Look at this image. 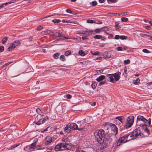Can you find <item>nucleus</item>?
<instances>
[{"label": "nucleus", "mask_w": 152, "mask_h": 152, "mask_svg": "<svg viewBox=\"0 0 152 152\" xmlns=\"http://www.w3.org/2000/svg\"><path fill=\"white\" fill-rule=\"evenodd\" d=\"M146 124L149 126L151 124V119L149 118L148 120L145 118L143 116L138 115L137 116V125L140 127H144Z\"/></svg>", "instance_id": "nucleus-1"}, {"label": "nucleus", "mask_w": 152, "mask_h": 152, "mask_svg": "<svg viewBox=\"0 0 152 152\" xmlns=\"http://www.w3.org/2000/svg\"><path fill=\"white\" fill-rule=\"evenodd\" d=\"M104 131L103 129H102L94 132V135L95 138L97 142L100 144H102L104 142Z\"/></svg>", "instance_id": "nucleus-2"}, {"label": "nucleus", "mask_w": 152, "mask_h": 152, "mask_svg": "<svg viewBox=\"0 0 152 152\" xmlns=\"http://www.w3.org/2000/svg\"><path fill=\"white\" fill-rule=\"evenodd\" d=\"M121 74V73L119 72H117L114 74H108L107 75V79L108 81L114 83L115 80H119Z\"/></svg>", "instance_id": "nucleus-3"}, {"label": "nucleus", "mask_w": 152, "mask_h": 152, "mask_svg": "<svg viewBox=\"0 0 152 152\" xmlns=\"http://www.w3.org/2000/svg\"><path fill=\"white\" fill-rule=\"evenodd\" d=\"M130 137H131V139H133L136 138L141 137L143 135L142 133L140 131V129L139 127L135 129L131 133H129Z\"/></svg>", "instance_id": "nucleus-4"}, {"label": "nucleus", "mask_w": 152, "mask_h": 152, "mask_svg": "<svg viewBox=\"0 0 152 152\" xmlns=\"http://www.w3.org/2000/svg\"><path fill=\"white\" fill-rule=\"evenodd\" d=\"M104 125L105 128H106L107 129H109L108 126H110V127H111V133L113 135V136H115L118 134V128L115 124L108 122L105 123Z\"/></svg>", "instance_id": "nucleus-5"}, {"label": "nucleus", "mask_w": 152, "mask_h": 152, "mask_svg": "<svg viewBox=\"0 0 152 152\" xmlns=\"http://www.w3.org/2000/svg\"><path fill=\"white\" fill-rule=\"evenodd\" d=\"M129 136H130L129 134V133H128L119 138L118 141L116 142V146H120L123 143H125L127 141L132 140L131 138H129V140H127Z\"/></svg>", "instance_id": "nucleus-6"}, {"label": "nucleus", "mask_w": 152, "mask_h": 152, "mask_svg": "<svg viewBox=\"0 0 152 152\" xmlns=\"http://www.w3.org/2000/svg\"><path fill=\"white\" fill-rule=\"evenodd\" d=\"M134 116L132 115H130L128 117L126 125V129L132 126L134 122Z\"/></svg>", "instance_id": "nucleus-7"}, {"label": "nucleus", "mask_w": 152, "mask_h": 152, "mask_svg": "<svg viewBox=\"0 0 152 152\" xmlns=\"http://www.w3.org/2000/svg\"><path fill=\"white\" fill-rule=\"evenodd\" d=\"M113 136V135L110 136L107 133H104V141L105 140V141L109 143H110L112 140Z\"/></svg>", "instance_id": "nucleus-8"}, {"label": "nucleus", "mask_w": 152, "mask_h": 152, "mask_svg": "<svg viewBox=\"0 0 152 152\" xmlns=\"http://www.w3.org/2000/svg\"><path fill=\"white\" fill-rule=\"evenodd\" d=\"M38 140V139L36 138L34 140V142L32 143L29 146V148L30 151H34V149L36 148L35 146L36 143Z\"/></svg>", "instance_id": "nucleus-9"}, {"label": "nucleus", "mask_w": 152, "mask_h": 152, "mask_svg": "<svg viewBox=\"0 0 152 152\" xmlns=\"http://www.w3.org/2000/svg\"><path fill=\"white\" fill-rule=\"evenodd\" d=\"M104 57L107 58H113L114 56L112 54L111 51L105 52L104 53Z\"/></svg>", "instance_id": "nucleus-10"}, {"label": "nucleus", "mask_w": 152, "mask_h": 152, "mask_svg": "<svg viewBox=\"0 0 152 152\" xmlns=\"http://www.w3.org/2000/svg\"><path fill=\"white\" fill-rule=\"evenodd\" d=\"M16 2V1L15 0H12L8 2H6L5 3H4L3 4H2L0 5V9H1V8H3L5 6H7L8 5H9L10 4H12V3H15Z\"/></svg>", "instance_id": "nucleus-11"}, {"label": "nucleus", "mask_w": 152, "mask_h": 152, "mask_svg": "<svg viewBox=\"0 0 152 152\" xmlns=\"http://www.w3.org/2000/svg\"><path fill=\"white\" fill-rule=\"evenodd\" d=\"M77 124H78V128H77V130L81 131L84 128V123L83 122L78 121L77 122Z\"/></svg>", "instance_id": "nucleus-12"}, {"label": "nucleus", "mask_w": 152, "mask_h": 152, "mask_svg": "<svg viewBox=\"0 0 152 152\" xmlns=\"http://www.w3.org/2000/svg\"><path fill=\"white\" fill-rule=\"evenodd\" d=\"M71 129L72 130H77L78 125L75 123H71L69 124Z\"/></svg>", "instance_id": "nucleus-13"}, {"label": "nucleus", "mask_w": 152, "mask_h": 152, "mask_svg": "<svg viewBox=\"0 0 152 152\" xmlns=\"http://www.w3.org/2000/svg\"><path fill=\"white\" fill-rule=\"evenodd\" d=\"M52 141V138L50 136H47L45 139V144L46 145H48Z\"/></svg>", "instance_id": "nucleus-14"}, {"label": "nucleus", "mask_w": 152, "mask_h": 152, "mask_svg": "<svg viewBox=\"0 0 152 152\" xmlns=\"http://www.w3.org/2000/svg\"><path fill=\"white\" fill-rule=\"evenodd\" d=\"M71 129L70 126L69 124L68 125H67L64 129V131L65 132L68 133L70 132L71 131Z\"/></svg>", "instance_id": "nucleus-15"}, {"label": "nucleus", "mask_w": 152, "mask_h": 152, "mask_svg": "<svg viewBox=\"0 0 152 152\" xmlns=\"http://www.w3.org/2000/svg\"><path fill=\"white\" fill-rule=\"evenodd\" d=\"M19 44L20 41L19 40H15L13 42L11 45L13 46V48H14L18 46Z\"/></svg>", "instance_id": "nucleus-16"}, {"label": "nucleus", "mask_w": 152, "mask_h": 152, "mask_svg": "<svg viewBox=\"0 0 152 152\" xmlns=\"http://www.w3.org/2000/svg\"><path fill=\"white\" fill-rule=\"evenodd\" d=\"M106 77L104 75H101L97 78L96 80L98 82H100L103 80Z\"/></svg>", "instance_id": "nucleus-17"}, {"label": "nucleus", "mask_w": 152, "mask_h": 152, "mask_svg": "<svg viewBox=\"0 0 152 152\" xmlns=\"http://www.w3.org/2000/svg\"><path fill=\"white\" fill-rule=\"evenodd\" d=\"M45 122L44 121V119H43L42 118L40 119L39 121H38L37 122H34V123H35L37 125H39L44 123Z\"/></svg>", "instance_id": "nucleus-18"}, {"label": "nucleus", "mask_w": 152, "mask_h": 152, "mask_svg": "<svg viewBox=\"0 0 152 152\" xmlns=\"http://www.w3.org/2000/svg\"><path fill=\"white\" fill-rule=\"evenodd\" d=\"M54 149L56 151H58L60 150L61 151V146L60 143L57 145L55 147Z\"/></svg>", "instance_id": "nucleus-19"}, {"label": "nucleus", "mask_w": 152, "mask_h": 152, "mask_svg": "<svg viewBox=\"0 0 152 152\" xmlns=\"http://www.w3.org/2000/svg\"><path fill=\"white\" fill-rule=\"evenodd\" d=\"M61 146V151L66 150V143H60Z\"/></svg>", "instance_id": "nucleus-20"}, {"label": "nucleus", "mask_w": 152, "mask_h": 152, "mask_svg": "<svg viewBox=\"0 0 152 152\" xmlns=\"http://www.w3.org/2000/svg\"><path fill=\"white\" fill-rule=\"evenodd\" d=\"M36 112L39 114L40 115H41V116H43L44 115L43 114V113H42L41 110L39 108H38L36 110Z\"/></svg>", "instance_id": "nucleus-21"}, {"label": "nucleus", "mask_w": 152, "mask_h": 152, "mask_svg": "<svg viewBox=\"0 0 152 152\" xmlns=\"http://www.w3.org/2000/svg\"><path fill=\"white\" fill-rule=\"evenodd\" d=\"M97 85V84L96 82H92V84L91 85L92 88L93 89H95V88L96 87Z\"/></svg>", "instance_id": "nucleus-22"}, {"label": "nucleus", "mask_w": 152, "mask_h": 152, "mask_svg": "<svg viewBox=\"0 0 152 152\" xmlns=\"http://www.w3.org/2000/svg\"><path fill=\"white\" fill-rule=\"evenodd\" d=\"M54 35L56 36V37H60L61 36H63V35H62L61 33L58 32H56L54 33Z\"/></svg>", "instance_id": "nucleus-23"}, {"label": "nucleus", "mask_w": 152, "mask_h": 152, "mask_svg": "<svg viewBox=\"0 0 152 152\" xmlns=\"http://www.w3.org/2000/svg\"><path fill=\"white\" fill-rule=\"evenodd\" d=\"M59 55H60L59 53H57L55 54H54L53 55V56L54 58H55V59H57L58 58Z\"/></svg>", "instance_id": "nucleus-24"}, {"label": "nucleus", "mask_w": 152, "mask_h": 152, "mask_svg": "<svg viewBox=\"0 0 152 152\" xmlns=\"http://www.w3.org/2000/svg\"><path fill=\"white\" fill-rule=\"evenodd\" d=\"M124 118V117L122 116H120L118 117H116L115 118L116 119H118L119 121H121V123H122V120Z\"/></svg>", "instance_id": "nucleus-25"}, {"label": "nucleus", "mask_w": 152, "mask_h": 152, "mask_svg": "<svg viewBox=\"0 0 152 152\" xmlns=\"http://www.w3.org/2000/svg\"><path fill=\"white\" fill-rule=\"evenodd\" d=\"M140 79L139 78H137L136 80H133V83L135 85H137L138 83L140 82Z\"/></svg>", "instance_id": "nucleus-26"}, {"label": "nucleus", "mask_w": 152, "mask_h": 152, "mask_svg": "<svg viewBox=\"0 0 152 152\" xmlns=\"http://www.w3.org/2000/svg\"><path fill=\"white\" fill-rule=\"evenodd\" d=\"M71 53V52L70 50H67L65 52L64 55L66 56H68L70 55Z\"/></svg>", "instance_id": "nucleus-27"}, {"label": "nucleus", "mask_w": 152, "mask_h": 152, "mask_svg": "<svg viewBox=\"0 0 152 152\" xmlns=\"http://www.w3.org/2000/svg\"><path fill=\"white\" fill-rule=\"evenodd\" d=\"M65 145L66 146V150H70L71 148V146L67 143H66Z\"/></svg>", "instance_id": "nucleus-28"}, {"label": "nucleus", "mask_w": 152, "mask_h": 152, "mask_svg": "<svg viewBox=\"0 0 152 152\" xmlns=\"http://www.w3.org/2000/svg\"><path fill=\"white\" fill-rule=\"evenodd\" d=\"M94 38L95 39H100L102 38L103 37L101 35H96L94 36Z\"/></svg>", "instance_id": "nucleus-29"}, {"label": "nucleus", "mask_w": 152, "mask_h": 152, "mask_svg": "<svg viewBox=\"0 0 152 152\" xmlns=\"http://www.w3.org/2000/svg\"><path fill=\"white\" fill-rule=\"evenodd\" d=\"M79 54L81 56H84L85 55V53L82 50H80L79 51Z\"/></svg>", "instance_id": "nucleus-30"}, {"label": "nucleus", "mask_w": 152, "mask_h": 152, "mask_svg": "<svg viewBox=\"0 0 152 152\" xmlns=\"http://www.w3.org/2000/svg\"><path fill=\"white\" fill-rule=\"evenodd\" d=\"M80 33L83 34H88L89 32L86 31H81Z\"/></svg>", "instance_id": "nucleus-31"}, {"label": "nucleus", "mask_w": 152, "mask_h": 152, "mask_svg": "<svg viewBox=\"0 0 152 152\" xmlns=\"http://www.w3.org/2000/svg\"><path fill=\"white\" fill-rule=\"evenodd\" d=\"M91 53L92 54L94 55H98L100 56L101 55V53L99 52L98 51H96L94 53H92L91 52Z\"/></svg>", "instance_id": "nucleus-32"}, {"label": "nucleus", "mask_w": 152, "mask_h": 152, "mask_svg": "<svg viewBox=\"0 0 152 152\" xmlns=\"http://www.w3.org/2000/svg\"><path fill=\"white\" fill-rule=\"evenodd\" d=\"M20 143L19 144H16L14 145L11 147V149H13L15 147L18 146L20 145Z\"/></svg>", "instance_id": "nucleus-33"}, {"label": "nucleus", "mask_w": 152, "mask_h": 152, "mask_svg": "<svg viewBox=\"0 0 152 152\" xmlns=\"http://www.w3.org/2000/svg\"><path fill=\"white\" fill-rule=\"evenodd\" d=\"M109 30V28L107 26H104L103 27V31H106Z\"/></svg>", "instance_id": "nucleus-34"}, {"label": "nucleus", "mask_w": 152, "mask_h": 152, "mask_svg": "<svg viewBox=\"0 0 152 152\" xmlns=\"http://www.w3.org/2000/svg\"><path fill=\"white\" fill-rule=\"evenodd\" d=\"M87 22L88 23H96L95 21V20H87Z\"/></svg>", "instance_id": "nucleus-35"}, {"label": "nucleus", "mask_w": 152, "mask_h": 152, "mask_svg": "<svg viewBox=\"0 0 152 152\" xmlns=\"http://www.w3.org/2000/svg\"><path fill=\"white\" fill-rule=\"evenodd\" d=\"M52 22L54 23H60L61 22V20L59 19H54L52 20Z\"/></svg>", "instance_id": "nucleus-36"}, {"label": "nucleus", "mask_w": 152, "mask_h": 152, "mask_svg": "<svg viewBox=\"0 0 152 152\" xmlns=\"http://www.w3.org/2000/svg\"><path fill=\"white\" fill-rule=\"evenodd\" d=\"M121 20L122 22H127L128 20V19L126 18L122 17L121 18Z\"/></svg>", "instance_id": "nucleus-37"}, {"label": "nucleus", "mask_w": 152, "mask_h": 152, "mask_svg": "<svg viewBox=\"0 0 152 152\" xmlns=\"http://www.w3.org/2000/svg\"><path fill=\"white\" fill-rule=\"evenodd\" d=\"M7 37H5L2 40V43L3 44H4L6 43L7 41Z\"/></svg>", "instance_id": "nucleus-38"}, {"label": "nucleus", "mask_w": 152, "mask_h": 152, "mask_svg": "<svg viewBox=\"0 0 152 152\" xmlns=\"http://www.w3.org/2000/svg\"><path fill=\"white\" fill-rule=\"evenodd\" d=\"M148 124L145 126L144 127H145V130L147 132L148 134L150 133V131L147 128Z\"/></svg>", "instance_id": "nucleus-39"}, {"label": "nucleus", "mask_w": 152, "mask_h": 152, "mask_svg": "<svg viewBox=\"0 0 152 152\" xmlns=\"http://www.w3.org/2000/svg\"><path fill=\"white\" fill-rule=\"evenodd\" d=\"M127 37L125 35L120 36V39H127Z\"/></svg>", "instance_id": "nucleus-40"}, {"label": "nucleus", "mask_w": 152, "mask_h": 152, "mask_svg": "<svg viewBox=\"0 0 152 152\" xmlns=\"http://www.w3.org/2000/svg\"><path fill=\"white\" fill-rule=\"evenodd\" d=\"M61 37L60 38V40L61 41H63L64 39H68L69 38L66 37L63 35V36H61Z\"/></svg>", "instance_id": "nucleus-41"}, {"label": "nucleus", "mask_w": 152, "mask_h": 152, "mask_svg": "<svg viewBox=\"0 0 152 152\" xmlns=\"http://www.w3.org/2000/svg\"><path fill=\"white\" fill-rule=\"evenodd\" d=\"M60 59L63 61H64L65 60V57L63 55H61L60 56Z\"/></svg>", "instance_id": "nucleus-42"}, {"label": "nucleus", "mask_w": 152, "mask_h": 152, "mask_svg": "<svg viewBox=\"0 0 152 152\" xmlns=\"http://www.w3.org/2000/svg\"><path fill=\"white\" fill-rule=\"evenodd\" d=\"M107 83L106 82V81H100L99 83V86H101L102 85H103V84H106V83Z\"/></svg>", "instance_id": "nucleus-43"}, {"label": "nucleus", "mask_w": 152, "mask_h": 152, "mask_svg": "<svg viewBox=\"0 0 152 152\" xmlns=\"http://www.w3.org/2000/svg\"><path fill=\"white\" fill-rule=\"evenodd\" d=\"M14 49V48H13V46L11 45L8 48V50L9 51H11Z\"/></svg>", "instance_id": "nucleus-44"}, {"label": "nucleus", "mask_w": 152, "mask_h": 152, "mask_svg": "<svg viewBox=\"0 0 152 152\" xmlns=\"http://www.w3.org/2000/svg\"><path fill=\"white\" fill-rule=\"evenodd\" d=\"M4 50V47L3 46L0 45V53L2 52Z\"/></svg>", "instance_id": "nucleus-45"}, {"label": "nucleus", "mask_w": 152, "mask_h": 152, "mask_svg": "<svg viewBox=\"0 0 152 152\" xmlns=\"http://www.w3.org/2000/svg\"><path fill=\"white\" fill-rule=\"evenodd\" d=\"M97 4V3L95 1H93L92 2V6H95Z\"/></svg>", "instance_id": "nucleus-46"}, {"label": "nucleus", "mask_w": 152, "mask_h": 152, "mask_svg": "<svg viewBox=\"0 0 152 152\" xmlns=\"http://www.w3.org/2000/svg\"><path fill=\"white\" fill-rule=\"evenodd\" d=\"M142 51L145 53H150V52L149 50H148L145 49H143Z\"/></svg>", "instance_id": "nucleus-47"}, {"label": "nucleus", "mask_w": 152, "mask_h": 152, "mask_svg": "<svg viewBox=\"0 0 152 152\" xmlns=\"http://www.w3.org/2000/svg\"><path fill=\"white\" fill-rule=\"evenodd\" d=\"M124 64H129L130 62V61L129 59L127 60H125L124 61Z\"/></svg>", "instance_id": "nucleus-48"}, {"label": "nucleus", "mask_w": 152, "mask_h": 152, "mask_svg": "<svg viewBox=\"0 0 152 152\" xmlns=\"http://www.w3.org/2000/svg\"><path fill=\"white\" fill-rule=\"evenodd\" d=\"M116 50L118 51H121L123 50V48L121 47H118L116 48Z\"/></svg>", "instance_id": "nucleus-49"}, {"label": "nucleus", "mask_w": 152, "mask_h": 152, "mask_svg": "<svg viewBox=\"0 0 152 152\" xmlns=\"http://www.w3.org/2000/svg\"><path fill=\"white\" fill-rule=\"evenodd\" d=\"M62 22L63 23H65V22H66V23H71L72 22H70V20H62Z\"/></svg>", "instance_id": "nucleus-50"}, {"label": "nucleus", "mask_w": 152, "mask_h": 152, "mask_svg": "<svg viewBox=\"0 0 152 152\" xmlns=\"http://www.w3.org/2000/svg\"><path fill=\"white\" fill-rule=\"evenodd\" d=\"M66 97L67 98L70 99L72 97V96L69 94H67L66 95Z\"/></svg>", "instance_id": "nucleus-51"}, {"label": "nucleus", "mask_w": 152, "mask_h": 152, "mask_svg": "<svg viewBox=\"0 0 152 152\" xmlns=\"http://www.w3.org/2000/svg\"><path fill=\"white\" fill-rule=\"evenodd\" d=\"M42 118L44 119V121L45 122V121L48 120V117L47 116H46L45 117Z\"/></svg>", "instance_id": "nucleus-52"}, {"label": "nucleus", "mask_w": 152, "mask_h": 152, "mask_svg": "<svg viewBox=\"0 0 152 152\" xmlns=\"http://www.w3.org/2000/svg\"><path fill=\"white\" fill-rule=\"evenodd\" d=\"M95 33H99L100 32V29L99 28H97L94 31Z\"/></svg>", "instance_id": "nucleus-53"}, {"label": "nucleus", "mask_w": 152, "mask_h": 152, "mask_svg": "<svg viewBox=\"0 0 152 152\" xmlns=\"http://www.w3.org/2000/svg\"><path fill=\"white\" fill-rule=\"evenodd\" d=\"M42 28V27L40 26H38L37 28V30L38 31L41 30Z\"/></svg>", "instance_id": "nucleus-54"}, {"label": "nucleus", "mask_w": 152, "mask_h": 152, "mask_svg": "<svg viewBox=\"0 0 152 152\" xmlns=\"http://www.w3.org/2000/svg\"><path fill=\"white\" fill-rule=\"evenodd\" d=\"M120 36L119 35H116L115 36L114 38L115 39H118L120 38Z\"/></svg>", "instance_id": "nucleus-55"}, {"label": "nucleus", "mask_w": 152, "mask_h": 152, "mask_svg": "<svg viewBox=\"0 0 152 152\" xmlns=\"http://www.w3.org/2000/svg\"><path fill=\"white\" fill-rule=\"evenodd\" d=\"M140 35L141 37H144V36H149V35H148V34H140Z\"/></svg>", "instance_id": "nucleus-56"}, {"label": "nucleus", "mask_w": 152, "mask_h": 152, "mask_svg": "<svg viewBox=\"0 0 152 152\" xmlns=\"http://www.w3.org/2000/svg\"><path fill=\"white\" fill-rule=\"evenodd\" d=\"M66 12H68L69 13H72V12L71 11L70 9H66Z\"/></svg>", "instance_id": "nucleus-57"}, {"label": "nucleus", "mask_w": 152, "mask_h": 152, "mask_svg": "<svg viewBox=\"0 0 152 152\" xmlns=\"http://www.w3.org/2000/svg\"><path fill=\"white\" fill-rule=\"evenodd\" d=\"M128 12H123L121 13V15L122 16H124L125 15H127V14L128 13Z\"/></svg>", "instance_id": "nucleus-58"}, {"label": "nucleus", "mask_w": 152, "mask_h": 152, "mask_svg": "<svg viewBox=\"0 0 152 152\" xmlns=\"http://www.w3.org/2000/svg\"><path fill=\"white\" fill-rule=\"evenodd\" d=\"M115 27L117 29H118L119 28H121V27L119 26L118 25H115Z\"/></svg>", "instance_id": "nucleus-59"}, {"label": "nucleus", "mask_w": 152, "mask_h": 152, "mask_svg": "<svg viewBox=\"0 0 152 152\" xmlns=\"http://www.w3.org/2000/svg\"><path fill=\"white\" fill-rule=\"evenodd\" d=\"M82 39L83 40H86L87 39V38L86 36H83L82 37Z\"/></svg>", "instance_id": "nucleus-60"}, {"label": "nucleus", "mask_w": 152, "mask_h": 152, "mask_svg": "<svg viewBox=\"0 0 152 152\" xmlns=\"http://www.w3.org/2000/svg\"><path fill=\"white\" fill-rule=\"evenodd\" d=\"M48 127H47V128H46V129H44L43 131H41V132H45L47 131L48 130Z\"/></svg>", "instance_id": "nucleus-61"}, {"label": "nucleus", "mask_w": 152, "mask_h": 152, "mask_svg": "<svg viewBox=\"0 0 152 152\" xmlns=\"http://www.w3.org/2000/svg\"><path fill=\"white\" fill-rule=\"evenodd\" d=\"M40 50H41V51H42L43 52H44V53H45V51H46V50L44 48H42Z\"/></svg>", "instance_id": "nucleus-62"}, {"label": "nucleus", "mask_w": 152, "mask_h": 152, "mask_svg": "<svg viewBox=\"0 0 152 152\" xmlns=\"http://www.w3.org/2000/svg\"><path fill=\"white\" fill-rule=\"evenodd\" d=\"M36 148L37 150L40 149H41V146L40 145H38Z\"/></svg>", "instance_id": "nucleus-63"}, {"label": "nucleus", "mask_w": 152, "mask_h": 152, "mask_svg": "<svg viewBox=\"0 0 152 152\" xmlns=\"http://www.w3.org/2000/svg\"><path fill=\"white\" fill-rule=\"evenodd\" d=\"M145 28L146 29H148V30H149V29H150L151 28V27L150 26H145Z\"/></svg>", "instance_id": "nucleus-64"}]
</instances>
